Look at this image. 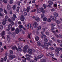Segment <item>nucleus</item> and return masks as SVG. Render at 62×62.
<instances>
[{"label":"nucleus","instance_id":"393cba45","mask_svg":"<svg viewBox=\"0 0 62 62\" xmlns=\"http://www.w3.org/2000/svg\"><path fill=\"white\" fill-rule=\"evenodd\" d=\"M37 44H38V45H39V46H41V45H42V44H41L40 42H37Z\"/></svg>","mask_w":62,"mask_h":62},{"label":"nucleus","instance_id":"f03ea898","mask_svg":"<svg viewBox=\"0 0 62 62\" xmlns=\"http://www.w3.org/2000/svg\"><path fill=\"white\" fill-rule=\"evenodd\" d=\"M25 26L26 27H27L28 29H29V27H30L31 29V30L33 29V27L31 26V24L30 23H28V24L25 25Z\"/></svg>","mask_w":62,"mask_h":62},{"label":"nucleus","instance_id":"c85d7f7f","mask_svg":"<svg viewBox=\"0 0 62 62\" xmlns=\"http://www.w3.org/2000/svg\"><path fill=\"white\" fill-rule=\"evenodd\" d=\"M13 2V0H10L9 1V3L10 4H12Z\"/></svg>","mask_w":62,"mask_h":62},{"label":"nucleus","instance_id":"680f3d73","mask_svg":"<svg viewBox=\"0 0 62 62\" xmlns=\"http://www.w3.org/2000/svg\"><path fill=\"white\" fill-rule=\"evenodd\" d=\"M34 59L36 61H37L38 60L37 59V58H36V57H35L34 58Z\"/></svg>","mask_w":62,"mask_h":62},{"label":"nucleus","instance_id":"473e14b6","mask_svg":"<svg viewBox=\"0 0 62 62\" xmlns=\"http://www.w3.org/2000/svg\"><path fill=\"white\" fill-rule=\"evenodd\" d=\"M52 21V20H51V19L50 18H48L47 19V22H51Z\"/></svg>","mask_w":62,"mask_h":62},{"label":"nucleus","instance_id":"ea45409f","mask_svg":"<svg viewBox=\"0 0 62 62\" xmlns=\"http://www.w3.org/2000/svg\"><path fill=\"white\" fill-rule=\"evenodd\" d=\"M51 25L52 26H55V24L54 23H53L52 24H51Z\"/></svg>","mask_w":62,"mask_h":62},{"label":"nucleus","instance_id":"338daca9","mask_svg":"<svg viewBox=\"0 0 62 62\" xmlns=\"http://www.w3.org/2000/svg\"><path fill=\"white\" fill-rule=\"evenodd\" d=\"M12 31H14V30H15V28H12Z\"/></svg>","mask_w":62,"mask_h":62},{"label":"nucleus","instance_id":"f3484780","mask_svg":"<svg viewBox=\"0 0 62 62\" xmlns=\"http://www.w3.org/2000/svg\"><path fill=\"white\" fill-rule=\"evenodd\" d=\"M40 10L41 11V12H42L43 13H45V10H44V9L43 8H40Z\"/></svg>","mask_w":62,"mask_h":62},{"label":"nucleus","instance_id":"72a5a7b5","mask_svg":"<svg viewBox=\"0 0 62 62\" xmlns=\"http://www.w3.org/2000/svg\"><path fill=\"white\" fill-rule=\"evenodd\" d=\"M3 29V26L2 25H0V29Z\"/></svg>","mask_w":62,"mask_h":62},{"label":"nucleus","instance_id":"9d476101","mask_svg":"<svg viewBox=\"0 0 62 62\" xmlns=\"http://www.w3.org/2000/svg\"><path fill=\"white\" fill-rule=\"evenodd\" d=\"M8 27L9 29H7L6 30L7 31H9V29H11L12 28V25L11 24H9L8 26Z\"/></svg>","mask_w":62,"mask_h":62},{"label":"nucleus","instance_id":"c756f323","mask_svg":"<svg viewBox=\"0 0 62 62\" xmlns=\"http://www.w3.org/2000/svg\"><path fill=\"white\" fill-rule=\"evenodd\" d=\"M7 39L8 41H9V40H10V38H9V36L8 35L7 36Z\"/></svg>","mask_w":62,"mask_h":62},{"label":"nucleus","instance_id":"6e6552de","mask_svg":"<svg viewBox=\"0 0 62 62\" xmlns=\"http://www.w3.org/2000/svg\"><path fill=\"white\" fill-rule=\"evenodd\" d=\"M48 55L49 56H50V57H52V58L54 57V54H53L52 53L49 52L48 53Z\"/></svg>","mask_w":62,"mask_h":62},{"label":"nucleus","instance_id":"39448f33","mask_svg":"<svg viewBox=\"0 0 62 62\" xmlns=\"http://www.w3.org/2000/svg\"><path fill=\"white\" fill-rule=\"evenodd\" d=\"M27 46H24L23 49V51L24 53H26L27 52Z\"/></svg>","mask_w":62,"mask_h":62},{"label":"nucleus","instance_id":"20e7f679","mask_svg":"<svg viewBox=\"0 0 62 62\" xmlns=\"http://www.w3.org/2000/svg\"><path fill=\"white\" fill-rule=\"evenodd\" d=\"M56 49V50H55V51L56 52H57V53H59V51H60V50H61V51H62V48L57 47Z\"/></svg>","mask_w":62,"mask_h":62},{"label":"nucleus","instance_id":"7ed1b4c3","mask_svg":"<svg viewBox=\"0 0 62 62\" xmlns=\"http://www.w3.org/2000/svg\"><path fill=\"white\" fill-rule=\"evenodd\" d=\"M32 18L33 19H35V20L37 22H38L40 21V19H39V18L38 17H35L34 16H33V17H32Z\"/></svg>","mask_w":62,"mask_h":62},{"label":"nucleus","instance_id":"f8f14e48","mask_svg":"<svg viewBox=\"0 0 62 62\" xmlns=\"http://www.w3.org/2000/svg\"><path fill=\"white\" fill-rule=\"evenodd\" d=\"M28 54H30L31 55L32 54V49H29L28 50Z\"/></svg>","mask_w":62,"mask_h":62},{"label":"nucleus","instance_id":"6e6d98bb","mask_svg":"<svg viewBox=\"0 0 62 62\" xmlns=\"http://www.w3.org/2000/svg\"><path fill=\"white\" fill-rule=\"evenodd\" d=\"M54 27H52L51 28V30L52 31H53V30H54Z\"/></svg>","mask_w":62,"mask_h":62},{"label":"nucleus","instance_id":"f257e3e1","mask_svg":"<svg viewBox=\"0 0 62 62\" xmlns=\"http://www.w3.org/2000/svg\"><path fill=\"white\" fill-rule=\"evenodd\" d=\"M49 17L51 19L54 20V21H55L58 24H59V23H60L59 21L58 20H56V18H55L54 16H50Z\"/></svg>","mask_w":62,"mask_h":62},{"label":"nucleus","instance_id":"864d4df0","mask_svg":"<svg viewBox=\"0 0 62 62\" xmlns=\"http://www.w3.org/2000/svg\"><path fill=\"white\" fill-rule=\"evenodd\" d=\"M3 2H4V3H7V1L6 0H4L3 1Z\"/></svg>","mask_w":62,"mask_h":62},{"label":"nucleus","instance_id":"ddd939ff","mask_svg":"<svg viewBox=\"0 0 62 62\" xmlns=\"http://www.w3.org/2000/svg\"><path fill=\"white\" fill-rule=\"evenodd\" d=\"M48 3L50 5L52 6L53 4V2L52 0H49L48 1Z\"/></svg>","mask_w":62,"mask_h":62},{"label":"nucleus","instance_id":"bb28decb","mask_svg":"<svg viewBox=\"0 0 62 62\" xmlns=\"http://www.w3.org/2000/svg\"><path fill=\"white\" fill-rule=\"evenodd\" d=\"M29 9H30V7H28L27 8V12H29Z\"/></svg>","mask_w":62,"mask_h":62},{"label":"nucleus","instance_id":"37998d69","mask_svg":"<svg viewBox=\"0 0 62 62\" xmlns=\"http://www.w3.org/2000/svg\"><path fill=\"white\" fill-rule=\"evenodd\" d=\"M51 11L52 12H53V11H55V9H54V8L52 9L51 10Z\"/></svg>","mask_w":62,"mask_h":62},{"label":"nucleus","instance_id":"a878e982","mask_svg":"<svg viewBox=\"0 0 62 62\" xmlns=\"http://www.w3.org/2000/svg\"><path fill=\"white\" fill-rule=\"evenodd\" d=\"M26 57H31V56L29 54H27L26 55Z\"/></svg>","mask_w":62,"mask_h":62},{"label":"nucleus","instance_id":"2eb2a0df","mask_svg":"<svg viewBox=\"0 0 62 62\" xmlns=\"http://www.w3.org/2000/svg\"><path fill=\"white\" fill-rule=\"evenodd\" d=\"M54 15L55 17H57L58 16V15L56 12H54Z\"/></svg>","mask_w":62,"mask_h":62},{"label":"nucleus","instance_id":"5701e85b","mask_svg":"<svg viewBox=\"0 0 62 62\" xmlns=\"http://www.w3.org/2000/svg\"><path fill=\"white\" fill-rule=\"evenodd\" d=\"M39 39V38L37 36L35 38V40L36 41H38Z\"/></svg>","mask_w":62,"mask_h":62},{"label":"nucleus","instance_id":"4468645a","mask_svg":"<svg viewBox=\"0 0 62 62\" xmlns=\"http://www.w3.org/2000/svg\"><path fill=\"white\" fill-rule=\"evenodd\" d=\"M43 57L42 55H39L37 56V59H40Z\"/></svg>","mask_w":62,"mask_h":62},{"label":"nucleus","instance_id":"a211bd4d","mask_svg":"<svg viewBox=\"0 0 62 62\" xmlns=\"http://www.w3.org/2000/svg\"><path fill=\"white\" fill-rule=\"evenodd\" d=\"M19 29H18L17 28L16 29L15 32L16 34H17L19 33Z\"/></svg>","mask_w":62,"mask_h":62},{"label":"nucleus","instance_id":"f704fd0d","mask_svg":"<svg viewBox=\"0 0 62 62\" xmlns=\"http://www.w3.org/2000/svg\"><path fill=\"white\" fill-rule=\"evenodd\" d=\"M54 6L55 7V9H57V4H54Z\"/></svg>","mask_w":62,"mask_h":62},{"label":"nucleus","instance_id":"052dcab7","mask_svg":"<svg viewBox=\"0 0 62 62\" xmlns=\"http://www.w3.org/2000/svg\"><path fill=\"white\" fill-rule=\"evenodd\" d=\"M24 16H26V15H27V13L26 12H24Z\"/></svg>","mask_w":62,"mask_h":62},{"label":"nucleus","instance_id":"79ce46f5","mask_svg":"<svg viewBox=\"0 0 62 62\" xmlns=\"http://www.w3.org/2000/svg\"><path fill=\"white\" fill-rule=\"evenodd\" d=\"M12 21H15V18L14 17H12Z\"/></svg>","mask_w":62,"mask_h":62},{"label":"nucleus","instance_id":"5fc2aeb1","mask_svg":"<svg viewBox=\"0 0 62 62\" xmlns=\"http://www.w3.org/2000/svg\"><path fill=\"white\" fill-rule=\"evenodd\" d=\"M8 22H10V23L11 22V19L9 18L8 19Z\"/></svg>","mask_w":62,"mask_h":62},{"label":"nucleus","instance_id":"e2e57ef3","mask_svg":"<svg viewBox=\"0 0 62 62\" xmlns=\"http://www.w3.org/2000/svg\"><path fill=\"white\" fill-rule=\"evenodd\" d=\"M42 29L43 32H45V29L44 28H43Z\"/></svg>","mask_w":62,"mask_h":62},{"label":"nucleus","instance_id":"2f4dec72","mask_svg":"<svg viewBox=\"0 0 62 62\" xmlns=\"http://www.w3.org/2000/svg\"><path fill=\"white\" fill-rule=\"evenodd\" d=\"M47 18L46 17H44L43 18V20L44 21H47Z\"/></svg>","mask_w":62,"mask_h":62},{"label":"nucleus","instance_id":"8fccbe9b","mask_svg":"<svg viewBox=\"0 0 62 62\" xmlns=\"http://www.w3.org/2000/svg\"><path fill=\"white\" fill-rule=\"evenodd\" d=\"M19 27L20 28H22L23 27V26H22V25H20L19 26Z\"/></svg>","mask_w":62,"mask_h":62},{"label":"nucleus","instance_id":"4be33fe9","mask_svg":"<svg viewBox=\"0 0 62 62\" xmlns=\"http://www.w3.org/2000/svg\"><path fill=\"white\" fill-rule=\"evenodd\" d=\"M40 29H41V27L40 26L38 27L37 28V31L40 30Z\"/></svg>","mask_w":62,"mask_h":62},{"label":"nucleus","instance_id":"09e8293b","mask_svg":"<svg viewBox=\"0 0 62 62\" xmlns=\"http://www.w3.org/2000/svg\"><path fill=\"white\" fill-rule=\"evenodd\" d=\"M10 53L11 54H13V51L11 50H10Z\"/></svg>","mask_w":62,"mask_h":62},{"label":"nucleus","instance_id":"0eeeda50","mask_svg":"<svg viewBox=\"0 0 62 62\" xmlns=\"http://www.w3.org/2000/svg\"><path fill=\"white\" fill-rule=\"evenodd\" d=\"M9 57L10 58L9 59L11 60H12V59H13V58H15L16 57V56H15V55H12L11 56H9Z\"/></svg>","mask_w":62,"mask_h":62},{"label":"nucleus","instance_id":"412c9836","mask_svg":"<svg viewBox=\"0 0 62 62\" xmlns=\"http://www.w3.org/2000/svg\"><path fill=\"white\" fill-rule=\"evenodd\" d=\"M16 5H14L13 6L12 8L13 10H15L16 8Z\"/></svg>","mask_w":62,"mask_h":62},{"label":"nucleus","instance_id":"9b49d317","mask_svg":"<svg viewBox=\"0 0 62 62\" xmlns=\"http://www.w3.org/2000/svg\"><path fill=\"white\" fill-rule=\"evenodd\" d=\"M24 17L23 16H21L20 18V20L21 21L23 22L24 21Z\"/></svg>","mask_w":62,"mask_h":62},{"label":"nucleus","instance_id":"774afa93","mask_svg":"<svg viewBox=\"0 0 62 62\" xmlns=\"http://www.w3.org/2000/svg\"><path fill=\"white\" fill-rule=\"evenodd\" d=\"M3 58H1V59L0 62H3Z\"/></svg>","mask_w":62,"mask_h":62},{"label":"nucleus","instance_id":"3c124183","mask_svg":"<svg viewBox=\"0 0 62 62\" xmlns=\"http://www.w3.org/2000/svg\"><path fill=\"white\" fill-rule=\"evenodd\" d=\"M41 18H43V16H44V14H42L41 15Z\"/></svg>","mask_w":62,"mask_h":62},{"label":"nucleus","instance_id":"cd10ccee","mask_svg":"<svg viewBox=\"0 0 62 62\" xmlns=\"http://www.w3.org/2000/svg\"><path fill=\"white\" fill-rule=\"evenodd\" d=\"M4 13L6 14H8V12H7V11H6V9H4Z\"/></svg>","mask_w":62,"mask_h":62},{"label":"nucleus","instance_id":"1a4fd4ad","mask_svg":"<svg viewBox=\"0 0 62 62\" xmlns=\"http://www.w3.org/2000/svg\"><path fill=\"white\" fill-rule=\"evenodd\" d=\"M33 25L34 27L35 28H36V27H37V26L38 25V23L36 22H34Z\"/></svg>","mask_w":62,"mask_h":62},{"label":"nucleus","instance_id":"bf43d9fd","mask_svg":"<svg viewBox=\"0 0 62 62\" xmlns=\"http://www.w3.org/2000/svg\"><path fill=\"white\" fill-rule=\"evenodd\" d=\"M28 35L29 36H28V37L29 38V39H31L30 37V34H29Z\"/></svg>","mask_w":62,"mask_h":62},{"label":"nucleus","instance_id":"423d86ee","mask_svg":"<svg viewBox=\"0 0 62 62\" xmlns=\"http://www.w3.org/2000/svg\"><path fill=\"white\" fill-rule=\"evenodd\" d=\"M48 45H49V44L48 43H47L45 42L44 43V45H41V46L43 48H45L46 46L47 47Z\"/></svg>","mask_w":62,"mask_h":62},{"label":"nucleus","instance_id":"0e129e2a","mask_svg":"<svg viewBox=\"0 0 62 62\" xmlns=\"http://www.w3.org/2000/svg\"><path fill=\"white\" fill-rule=\"evenodd\" d=\"M2 42L0 41V47H1L2 46Z\"/></svg>","mask_w":62,"mask_h":62},{"label":"nucleus","instance_id":"7c9ffc66","mask_svg":"<svg viewBox=\"0 0 62 62\" xmlns=\"http://www.w3.org/2000/svg\"><path fill=\"white\" fill-rule=\"evenodd\" d=\"M18 48L19 49V51H20V52H21V51H22V49H21V47H20V46H18Z\"/></svg>","mask_w":62,"mask_h":62},{"label":"nucleus","instance_id":"13d9d810","mask_svg":"<svg viewBox=\"0 0 62 62\" xmlns=\"http://www.w3.org/2000/svg\"><path fill=\"white\" fill-rule=\"evenodd\" d=\"M50 49L51 50H54V48L52 47H50Z\"/></svg>","mask_w":62,"mask_h":62},{"label":"nucleus","instance_id":"aec40b11","mask_svg":"<svg viewBox=\"0 0 62 62\" xmlns=\"http://www.w3.org/2000/svg\"><path fill=\"white\" fill-rule=\"evenodd\" d=\"M7 22V20H5L2 22V23L3 25H5L6 24V22Z\"/></svg>","mask_w":62,"mask_h":62},{"label":"nucleus","instance_id":"49530a36","mask_svg":"<svg viewBox=\"0 0 62 62\" xmlns=\"http://www.w3.org/2000/svg\"><path fill=\"white\" fill-rule=\"evenodd\" d=\"M40 11L39 10V9H37V13H40Z\"/></svg>","mask_w":62,"mask_h":62},{"label":"nucleus","instance_id":"58836bf2","mask_svg":"<svg viewBox=\"0 0 62 62\" xmlns=\"http://www.w3.org/2000/svg\"><path fill=\"white\" fill-rule=\"evenodd\" d=\"M0 16H4V14H3L2 13H0Z\"/></svg>","mask_w":62,"mask_h":62},{"label":"nucleus","instance_id":"b1692460","mask_svg":"<svg viewBox=\"0 0 62 62\" xmlns=\"http://www.w3.org/2000/svg\"><path fill=\"white\" fill-rule=\"evenodd\" d=\"M41 62H46V59H41L40 60Z\"/></svg>","mask_w":62,"mask_h":62},{"label":"nucleus","instance_id":"dca6fc26","mask_svg":"<svg viewBox=\"0 0 62 62\" xmlns=\"http://www.w3.org/2000/svg\"><path fill=\"white\" fill-rule=\"evenodd\" d=\"M11 6L9 5H8L7 7V8L8 10H10L11 9Z\"/></svg>","mask_w":62,"mask_h":62},{"label":"nucleus","instance_id":"6ab92c4d","mask_svg":"<svg viewBox=\"0 0 62 62\" xmlns=\"http://www.w3.org/2000/svg\"><path fill=\"white\" fill-rule=\"evenodd\" d=\"M0 34L2 36H5V31H3Z\"/></svg>","mask_w":62,"mask_h":62},{"label":"nucleus","instance_id":"603ef678","mask_svg":"<svg viewBox=\"0 0 62 62\" xmlns=\"http://www.w3.org/2000/svg\"><path fill=\"white\" fill-rule=\"evenodd\" d=\"M3 48L4 49H5V50H7V46H4L3 47Z\"/></svg>","mask_w":62,"mask_h":62},{"label":"nucleus","instance_id":"a18cd8bd","mask_svg":"<svg viewBox=\"0 0 62 62\" xmlns=\"http://www.w3.org/2000/svg\"><path fill=\"white\" fill-rule=\"evenodd\" d=\"M11 23L12 25L14 24V23L12 21H11Z\"/></svg>","mask_w":62,"mask_h":62},{"label":"nucleus","instance_id":"c03bdc74","mask_svg":"<svg viewBox=\"0 0 62 62\" xmlns=\"http://www.w3.org/2000/svg\"><path fill=\"white\" fill-rule=\"evenodd\" d=\"M14 32H12V33H11V36H13V35H14Z\"/></svg>","mask_w":62,"mask_h":62},{"label":"nucleus","instance_id":"4c0bfd02","mask_svg":"<svg viewBox=\"0 0 62 62\" xmlns=\"http://www.w3.org/2000/svg\"><path fill=\"white\" fill-rule=\"evenodd\" d=\"M46 37V36L45 35H42V36L41 37V38H45Z\"/></svg>","mask_w":62,"mask_h":62},{"label":"nucleus","instance_id":"4d7b16f0","mask_svg":"<svg viewBox=\"0 0 62 62\" xmlns=\"http://www.w3.org/2000/svg\"><path fill=\"white\" fill-rule=\"evenodd\" d=\"M46 35H48H48H49V33L48 32H46Z\"/></svg>","mask_w":62,"mask_h":62},{"label":"nucleus","instance_id":"a19ab883","mask_svg":"<svg viewBox=\"0 0 62 62\" xmlns=\"http://www.w3.org/2000/svg\"><path fill=\"white\" fill-rule=\"evenodd\" d=\"M8 19V17L7 16H6L5 17V20H7V19Z\"/></svg>","mask_w":62,"mask_h":62},{"label":"nucleus","instance_id":"de8ad7c7","mask_svg":"<svg viewBox=\"0 0 62 62\" xmlns=\"http://www.w3.org/2000/svg\"><path fill=\"white\" fill-rule=\"evenodd\" d=\"M59 36L60 37H61V38H62V34H60L59 35Z\"/></svg>","mask_w":62,"mask_h":62},{"label":"nucleus","instance_id":"e433bc0d","mask_svg":"<svg viewBox=\"0 0 62 62\" xmlns=\"http://www.w3.org/2000/svg\"><path fill=\"white\" fill-rule=\"evenodd\" d=\"M43 6L44 9H46V5L45 4H43Z\"/></svg>","mask_w":62,"mask_h":62},{"label":"nucleus","instance_id":"69168bd1","mask_svg":"<svg viewBox=\"0 0 62 62\" xmlns=\"http://www.w3.org/2000/svg\"><path fill=\"white\" fill-rule=\"evenodd\" d=\"M44 40L45 41H48V40L47 39V38H45L44 39Z\"/></svg>","mask_w":62,"mask_h":62},{"label":"nucleus","instance_id":"c9c22d12","mask_svg":"<svg viewBox=\"0 0 62 62\" xmlns=\"http://www.w3.org/2000/svg\"><path fill=\"white\" fill-rule=\"evenodd\" d=\"M4 61H6V60L8 59V58H7V57L5 56L4 57Z\"/></svg>","mask_w":62,"mask_h":62}]
</instances>
